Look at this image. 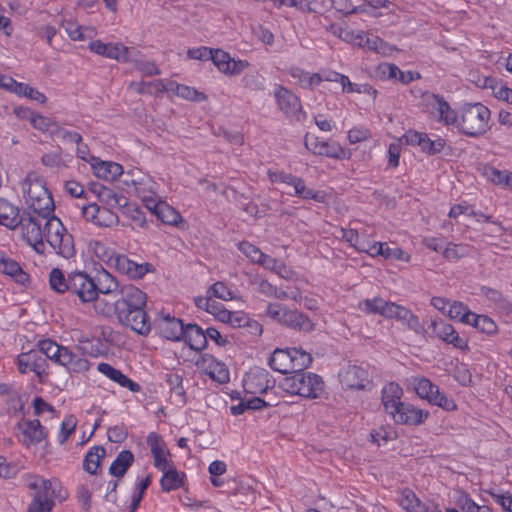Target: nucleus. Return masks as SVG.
<instances>
[{
	"label": "nucleus",
	"mask_w": 512,
	"mask_h": 512,
	"mask_svg": "<svg viewBox=\"0 0 512 512\" xmlns=\"http://www.w3.org/2000/svg\"><path fill=\"white\" fill-rule=\"evenodd\" d=\"M18 221L20 222L18 227L21 228L22 236L26 242L45 237L47 243L59 256L69 259L75 255L73 236L68 233L56 216L49 218L43 228L37 218L27 211L21 214Z\"/></svg>",
	"instance_id": "obj_1"
},
{
	"label": "nucleus",
	"mask_w": 512,
	"mask_h": 512,
	"mask_svg": "<svg viewBox=\"0 0 512 512\" xmlns=\"http://www.w3.org/2000/svg\"><path fill=\"white\" fill-rule=\"evenodd\" d=\"M490 110L481 103L465 105L461 109L460 119L454 124L461 133L477 137L489 129Z\"/></svg>",
	"instance_id": "obj_2"
},
{
	"label": "nucleus",
	"mask_w": 512,
	"mask_h": 512,
	"mask_svg": "<svg viewBox=\"0 0 512 512\" xmlns=\"http://www.w3.org/2000/svg\"><path fill=\"white\" fill-rule=\"evenodd\" d=\"M280 387L291 395H299L305 398H318L324 389L322 378L312 372H301L285 377Z\"/></svg>",
	"instance_id": "obj_3"
},
{
	"label": "nucleus",
	"mask_w": 512,
	"mask_h": 512,
	"mask_svg": "<svg viewBox=\"0 0 512 512\" xmlns=\"http://www.w3.org/2000/svg\"><path fill=\"white\" fill-rule=\"evenodd\" d=\"M28 486L35 491L28 512H50L55 504V491L52 488L51 481L41 477H33Z\"/></svg>",
	"instance_id": "obj_4"
},
{
	"label": "nucleus",
	"mask_w": 512,
	"mask_h": 512,
	"mask_svg": "<svg viewBox=\"0 0 512 512\" xmlns=\"http://www.w3.org/2000/svg\"><path fill=\"white\" fill-rule=\"evenodd\" d=\"M120 298L114 303L116 316L133 313L145 307L147 295L134 285H124L120 288Z\"/></svg>",
	"instance_id": "obj_5"
},
{
	"label": "nucleus",
	"mask_w": 512,
	"mask_h": 512,
	"mask_svg": "<svg viewBox=\"0 0 512 512\" xmlns=\"http://www.w3.org/2000/svg\"><path fill=\"white\" fill-rule=\"evenodd\" d=\"M426 111L429 112L438 122L444 125L455 124L457 113L450 107L448 102L440 95L425 92L422 95Z\"/></svg>",
	"instance_id": "obj_6"
},
{
	"label": "nucleus",
	"mask_w": 512,
	"mask_h": 512,
	"mask_svg": "<svg viewBox=\"0 0 512 512\" xmlns=\"http://www.w3.org/2000/svg\"><path fill=\"white\" fill-rule=\"evenodd\" d=\"M92 52L117 61H135L139 51L135 48L124 46L122 43H103L100 40L92 41L89 44Z\"/></svg>",
	"instance_id": "obj_7"
},
{
	"label": "nucleus",
	"mask_w": 512,
	"mask_h": 512,
	"mask_svg": "<svg viewBox=\"0 0 512 512\" xmlns=\"http://www.w3.org/2000/svg\"><path fill=\"white\" fill-rule=\"evenodd\" d=\"M70 293L76 295L82 303L96 300L95 279L84 271L70 273Z\"/></svg>",
	"instance_id": "obj_8"
},
{
	"label": "nucleus",
	"mask_w": 512,
	"mask_h": 512,
	"mask_svg": "<svg viewBox=\"0 0 512 512\" xmlns=\"http://www.w3.org/2000/svg\"><path fill=\"white\" fill-rule=\"evenodd\" d=\"M431 329V337H437L454 348L468 350V342L460 337L454 327L443 319H434L428 326Z\"/></svg>",
	"instance_id": "obj_9"
},
{
	"label": "nucleus",
	"mask_w": 512,
	"mask_h": 512,
	"mask_svg": "<svg viewBox=\"0 0 512 512\" xmlns=\"http://www.w3.org/2000/svg\"><path fill=\"white\" fill-rule=\"evenodd\" d=\"M153 325L158 333L167 340L181 341L183 338L185 324L180 318L169 313H159Z\"/></svg>",
	"instance_id": "obj_10"
},
{
	"label": "nucleus",
	"mask_w": 512,
	"mask_h": 512,
	"mask_svg": "<svg viewBox=\"0 0 512 512\" xmlns=\"http://www.w3.org/2000/svg\"><path fill=\"white\" fill-rule=\"evenodd\" d=\"M275 386V380L266 369L255 367L246 373L243 379V387L246 393H264Z\"/></svg>",
	"instance_id": "obj_11"
},
{
	"label": "nucleus",
	"mask_w": 512,
	"mask_h": 512,
	"mask_svg": "<svg viewBox=\"0 0 512 512\" xmlns=\"http://www.w3.org/2000/svg\"><path fill=\"white\" fill-rule=\"evenodd\" d=\"M401 140H404L407 145L419 146L422 152L429 155L440 153L446 144L445 140L441 137L432 140L426 133L415 130H408Z\"/></svg>",
	"instance_id": "obj_12"
},
{
	"label": "nucleus",
	"mask_w": 512,
	"mask_h": 512,
	"mask_svg": "<svg viewBox=\"0 0 512 512\" xmlns=\"http://www.w3.org/2000/svg\"><path fill=\"white\" fill-rule=\"evenodd\" d=\"M17 365L22 374L34 372L38 376L39 382H43V376L46 374L47 362L46 358L41 355L39 349L19 354L17 357Z\"/></svg>",
	"instance_id": "obj_13"
},
{
	"label": "nucleus",
	"mask_w": 512,
	"mask_h": 512,
	"mask_svg": "<svg viewBox=\"0 0 512 512\" xmlns=\"http://www.w3.org/2000/svg\"><path fill=\"white\" fill-rule=\"evenodd\" d=\"M339 377L342 385L349 389L363 390L370 384L369 371L357 365L348 366Z\"/></svg>",
	"instance_id": "obj_14"
},
{
	"label": "nucleus",
	"mask_w": 512,
	"mask_h": 512,
	"mask_svg": "<svg viewBox=\"0 0 512 512\" xmlns=\"http://www.w3.org/2000/svg\"><path fill=\"white\" fill-rule=\"evenodd\" d=\"M113 259L111 267L132 279L142 278L152 267L149 263L138 264L123 254H117Z\"/></svg>",
	"instance_id": "obj_15"
},
{
	"label": "nucleus",
	"mask_w": 512,
	"mask_h": 512,
	"mask_svg": "<svg viewBox=\"0 0 512 512\" xmlns=\"http://www.w3.org/2000/svg\"><path fill=\"white\" fill-rule=\"evenodd\" d=\"M274 98L279 109L286 116H295L301 111L299 98L289 89L282 85H276L274 89Z\"/></svg>",
	"instance_id": "obj_16"
},
{
	"label": "nucleus",
	"mask_w": 512,
	"mask_h": 512,
	"mask_svg": "<svg viewBox=\"0 0 512 512\" xmlns=\"http://www.w3.org/2000/svg\"><path fill=\"white\" fill-rule=\"evenodd\" d=\"M117 319L122 325L130 327L139 335L147 336L151 331L152 323L144 308L130 314L119 315Z\"/></svg>",
	"instance_id": "obj_17"
},
{
	"label": "nucleus",
	"mask_w": 512,
	"mask_h": 512,
	"mask_svg": "<svg viewBox=\"0 0 512 512\" xmlns=\"http://www.w3.org/2000/svg\"><path fill=\"white\" fill-rule=\"evenodd\" d=\"M428 416L427 411L417 409L413 405L404 402L398 407L397 412L391 415L396 423L405 425H420Z\"/></svg>",
	"instance_id": "obj_18"
},
{
	"label": "nucleus",
	"mask_w": 512,
	"mask_h": 512,
	"mask_svg": "<svg viewBox=\"0 0 512 512\" xmlns=\"http://www.w3.org/2000/svg\"><path fill=\"white\" fill-rule=\"evenodd\" d=\"M305 146L316 155L340 159L344 154L343 148L335 141H319L317 138H305Z\"/></svg>",
	"instance_id": "obj_19"
},
{
	"label": "nucleus",
	"mask_w": 512,
	"mask_h": 512,
	"mask_svg": "<svg viewBox=\"0 0 512 512\" xmlns=\"http://www.w3.org/2000/svg\"><path fill=\"white\" fill-rule=\"evenodd\" d=\"M282 325L304 333L311 332L314 329L312 320L305 313L298 310H285Z\"/></svg>",
	"instance_id": "obj_20"
},
{
	"label": "nucleus",
	"mask_w": 512,
	"mask_h": 512,
	"mask_svg": "<svg viewBox=\"0 0 512 512\" xmlns=\"http://www.w3.org/2000/svg\"><path fill=\"white\" fill-rule=\"evenodd\" d=\"M37 346L46 360L50 359L58 365L68 361V347L59 345L51 339L40 340Z\"/></svg>",
	"instance_id": "obj_21"
},
{
	"label": "nucleus",
	"mask_w": 512,
	"mask_h": 512,
	"mask_svg": "<svg viewBox=\"0 0 512 512\" xmlns=\"http://www.w3.org/2000/svg\"><path fill=\"white\" fill-rule=\"evenodd\" d=\"M183 341L190 349L200 352L207 348V336L205 331L197 324L189 323L184 327Z\"/></svg>",
	"instance_id": "obj_22"
},
{
	"label": "nucleus",
	"mask_w": 512,
	"mask_h": 512,
	"mask_svg": "<svg viewBox=\"0 0 512 512\" xmlns=\"http://www.w3.org/2000/svg\"><path fill=\"white\" fill-rule=\"evenodd\" d=\"M147 444L150 447L151 453L154 458V466L158 470H165L168 466L166 445L161 436L155 432H151L147 437Z\"/></svg>",
	"instance_id": "obj_23"
},
{
	"label": "nucleus",
	"mask_w": 512,
	"mask_h": 512,
	"mask_svg": "<svg viewBox=\"0 0 512 512\" xmlns=\"http://www.w3.org/2000/svg\"><path fill=\"white\" fill-rule=\"evenodd\" d=\"M402 395V388L395 382H390L382 389V404L390 416L397 412L398 407L403 403L401 402Z\"/></svg>",
	"instance_id": "obj_24"
},
{
	"label": "nucleus",
	"mask_w": 512,
	"mask_h": 512,
	"mask_svg": "<svg viewBox=\"0 0 512 512\" xmlns=\"http://www.w3.org/2000/svg\"><path fill=\"white\" fill-rule=\"evenodd\" d=\"M98 371L108 377L110 380L118 383L121 387L128 388L131 392H139L141 387L123 374L119 369L114 368L108 363H100L97 367Z\"/></svg>",
	"instance_id": "obj_25"
},
{
	"label": "nucleus",
	"mask_w": 512,
	"mask_h": 512,
	"mask_svg": "<svg viewBox=\"0 0 512 512\" xmlns=\"http://www.w3.org/2000/svg\"><path fill=\"white\" fill-rule=\"evenodd\" d=\"M19 428L26 438L24 440L26 445L40 443L47 437V431L38 419L25 420L19 423Z\"/></svg>",
	"instance_id": "obj_26"
},
{
	"label": "nucleus",
	"mask_w": 512,
	"mask_h": 512,
	"mask_svg": "<svg viewBox=\"0 0 512 512\" xmlns=\"http://www.w3.org/2000/svg\"><path fill=\"white\" fill-rule=\"evenodd\" d=\"M22 191L27 204L31 203V201L40 199V197L51 194L46 187L45 182L36 177L32 179L31 174H29L23 181Z\"/></svg>",
	"instance_id": "obj_27"
},
{
	"label": "nucleus",
	"mask_w": 512,
	"mask_h": 512,
	"mask_svg": "<svg viewBox=\"0 0 512 512\" xmlns=\"http://www.w3.org/2000/svg\"><path fill=\"white\" fill-rule=\"evenodd\" d=\"M95 175L108 181H114L117 177L123 174L122 165L116 162H106L94 158V163L91 164Z\"/></svg>",
	"instance_id": "obj_28"
},
{
	"label": "nucleus",
	"mask_w": 512,
	"mask_h": 512,
	"mask_svg": "<svg viewBox=\"0 0 512 512\" xmlns=\"http://www.w3.org/2000/svg\"><path fill=\"white\" fill-rule=\"evenodd\" d=\"M291 348L276 349L269 358V366L282 374H291Z\"/></svg>",
	"instance_id": "obj_29"
},
{
	"label": "nucleus",
	"mask_w": 512,
	"mask_h": 512,
	"mask_svg": "<svg viewBox=\"0 0 512 512\" xmlns=\"http://www.w3.org/2000/svg\"><path fill=\"white\" fill-rule=\"evenodd\" d=\"M95 289L97 300L100 293L111 294L116 292L119 289V282L112 274L107 272L105 269H102L97 273V277L95 279Z\"/></svg>",
	"instance_id": "obj_30"
},
{
	"label": "nucleus",
	"mask_w": 512,
	"mask_h": 512,
	"mask_svg": "<svg viewBox=\"0 0 512 512\" xmlns=\"http://www.w3.org/2000/svg\"><path fill=\"white\" fill-rule=\"evenodd\" d=\"M21 218L19 209L7 201L0 199V224L8 229H15L19 225L18 219Z\"/></svg>",
	"instance_id": "obj_31"
},
{
	"label": "nucleus",
	"mask_w": 512,
	"mask_h": 512,
	"mask_svg": "<svg viewBox=\"0 0 512 512\" xmlns=\"http://www.w3.org/2000/svg\"><path fill=\"white\" fill-rule=\"evenodd\" d=\"M0 271L11 276L18 284L25 285L30 280L29 274L22 270L18 262L11 259H0Z\"/></svg>",
	"instance_id": "obj_32"
},
{
	"label": "nucleus",
	"mask_w": 512,
	"mask_h": 512,
	"mask_svg": "<svg viewBox=\"0 0 512 512\" xmlns=\"http://www.w3.org/2000/svg\"><path fill=\"white\" fill-rule=\"evenodd\" d=\"M134 462V455L130 450H122L112 462L109 474L122 478Z\"/></svg>",
	"instance_id": "obj_33"
},
{
	"label": "nucleus",
	"mask_w": 512,
	"mask_h": 512,
	"mask_svg": "<svg viewBox=\"0 0 512 512\" xmlns=\"http://www.w3.org/2000/svg\"><path fill=\"white\" fill-rule=\"evenodd\" d=\"M153 207L156 209L157 219L164 224L176 226L182 220L179 212L166 202L159 201L158 204H153Z\"/></svg>",
	"instance_id": "obj_34"
},
{
	"label": "nucleus",
	"mask_w": 512,
	"mask_h": 512,
	"mask_svg": "<svg viewBox=\"0 0 512 512\" xmlns=\"http://www.w3.org/2000/svg\"><path fill=\"white\" fill-rule=\"evenodd\" d=\"M105 454L106 451L103 446L92 447L84 457L83 469L90 474H96Z\"/></svg>",
	"instance_id": "obj_35"
},
{
	"label": "nucleus",
	"mask_w": 512,
	"mask_h": 512,
	"mask_svg": "<svg viewBox=\"0 0 512 512\" xmlns=\"http://www.w3.org/2000/svg\"><path fill=\"white\" fill-rule=\"evenodd\" d=\"M163 472V476L160 480V485L163 491L169 492L172 490H176L182 486L183 478L185 474H180L175 468H167L165 470H161Z\"/></svg>",
	"instance_id": "obj_36"
},
{
	"label": "nucleus",
	"mask_w": 512,
	"mask_h": 512,
	"mask_svg": "<svg viewBox=\"0 0 512 512\" xmlns=\"http://www.w3.org/2000/svg\"><path fill=\"white\" fill-rule=\"evenodd\" d=\"M29 207L33 210L35 214L38 216L49 219L51 218L55 209L54 201L52 198V195H46L44 197H40V199H37L35 201H31V203H28Z\"/></svg>",
	"instance_id": "obj_37"
},
{
	"label": "nucleus",
	"mask_w": 512,
	"mask_h": 512,
	"mask_svg": "<svg viewBox=\"0 0 512 512\" xmlns=\"http://www.w3.org/2000/svg\"><path fill=\"white\" fill-rule=\"evenodd\" d=\"M291 375L301 372L310 366L312 363V357L309 353L305 352L301 348H291Z\"/></svg>",
	"instance_id": "obj_38"
},
{
	"label": "nucleus",
	"mask_w": 512,
	"mask_h": 512,
	"mask_svg": "<svg viewBox=\"0 0 512 512\" xmlns=\"http://www.w3.org/2000/svg\"><path fill=\"white\" fill-rule=\"evenodd\" d=\"M70 273L66 278L59 268H53L49 274V284L53 291L63 294L70 292Z\"/></svg>",
	"instance_id": "obj_39"
},
{
	"label": "nucleus",
	"mask_w": 512,
	"mask_h": 512,
	"mask_svg": "<svg viewBox=\"0 0 512 512\" xmlns=\"http://www.w3.org/2000/svg\"><path fill=\"white\" fill-rule=\"evenodd\" d=\"M24 112L29 114V121L35 129L44 133H49V136L51 137V132L53 131V128L56 127L57 122L53 121L51 118L35 113L32 110H24Z\"/></svg>",
	"instance_id": "obj_40"
},
{
	"label": "nucleus",
	"mask_w": 512,
	"mask_h": 512,
	"mask_svg": "<svg viewBox=\"0 0 512 512\" xmlns=\"http://www.w3.org/2000/svg\"><path fill=\"white\" fill-rule=\"evenodd\" d=\"M68 361L62 362L61 366L65 367L69 373H83L89 370L90 363L87 359L79 357L68 348Z\"/></svg>",
	"instance_id": "obj_41"
},
{
	"label": "nucleus",
	"mask_w": 512,
	"mask_h": 512,
	"mask_svg": "<svg viewBox=\"0 0 512 512\" xmlns=\"http://www.w3.org/2000/svg\"><path fill=\"white\" fill-rule=\"evenodd\" d=\"M295 190V195L299 198L305 200H314L316 202H324L325 194L321 191H315L311 188L306 187L305 182L302 178H300L296 184L293 186Z\"/></svg>",
	"instance_id": "obj_42"
},
{
	"label": "nucleus",
	"mask_w": 512,
	"mask_h": 512,
	"mask_svg": "<svg viewBox=\"0 0 512 512\" xmlns=\"http://www.w3.org/2000/svg\"><path fill=\"white\" fill-rule=\"evenodd\" d=\"M413 384L417 395L422 399H426L428 402L434 395L435 390L438 389L437 385L433 384L429 379L425 377L415 378Z\"/></svg>",
	"instance_id": "obj_43"
},
{
	"label": "nucleus",
	"mask_w": 512,
	"mask_h": 512,
	"mask_svg": "<svg viewBox=\"0 0 512 512\" xmlns=\"http://www.w3.org/2000/svg\"><path fill=\"white\" fill-rule=\"evenodd\" d=\"M89 250L101 261L105 262L107 265L112 266L114 261V257L117 253L113 252L110 248H108L104 243L100 241H92L89 244Z\"/></svg>",
	"instance_id": "obj_44"
},
{
	"label": "nucleus",
	"mask_w": 512,
	"mask_h": 512,
	"mask_svg": "<svg viewBox=\"0 0 512 512\" xmlns=\"http://www.w3.org/2000/svg\"><path fill=\"white\" fill-rule=\"evenodd\" d=\"M292 77L298 78L300 84L304 88H314L318 86L323 81L322 74L314 73L310 74L302 69H295L291 73Z\"/></svg>",
	"instance_id": "obj_45"
},
{
	"label": "nucleus",
	"mask_w": 512,
	"mask_h": 512,
	"mask_svg": "<svg viewBox=\"0 0 512 512\" xmlns=\"http://www.w3.org/2000/svg\"><path fill=\"white\" fill-rule=\"evenodd\" d=\"M100 202L103 204L113 208V207H121L125 208L128 204V199L122 195L116 193L111 188L106 187L103 191L101 197L99 198Z\"/></svg>",
	"instance_id": "obj_46"
},
{
	"label": "nucleus",
	"mask_w": 512,
	"mask_h": 512,
	"mask_svg": "<svg viewBox=\"0 0 512 512\" xmlns=\"http://www.w3.org/2000/svg\"><path fill=\"white\" fill-rule=\"evenodd\" d=\"M494 82H495V80L493 78L485 77L483 79L482 84H480V80L477 82V84L484 88H488V87L492 88L496 98L512 104V89H510L506 86H503V85H500V86L495 85L494 86Z\"/></svg>",
	"instance_id": "obj_47"
},
{
	"label": "nucleus",
	"mask_w": 512,
	"mask_h": 512,
	"mask_svg": "<svg viewBox=\"0 0 512 512\" xmlns=\"http://www.w3.org/2000/svg\"><path fill=\"white\" fill-rule=\"evenodd\" d=\"M400 504L408 512H422V509L425 508V505L410 490L403 492Z\"/></svg>",
	"instance_id": "obj_48"
},
{
	"label": "nucleus",
	"mask_w": 512,
	"mask_h": 512,
	"mask_svg": "<svg viewBox=\"0 0 512 512\" xmlns=\"http://www.w3.org/2000/svg\"><path fill=\"white\" fill-rule=\"evenodd\" d=\"M51 138H59L64 142H71L80 144L82 142V136L74 131H69L60 126L58 123L55 128H53V131L51 132Z\"/></svg>",
	"instance_id": "obj_49"
},
{
	"label": "nucleus",
	"mask_w": 512,
	"mask_h": 512,
	"mask_svg": "<svg viewBox=\"0 0 512 512\" xmlns=\"http://www.w3.org/2000/svg\"><path fill=\"white\" fill-rule=\"evenodd\" d=\"M457 505L463 512H493L488 506H479L467 494H462L457 499Z\"/></svg>",
	"instance_id": "obj_50"
},
{
	"label": "nucleus",
	"mask_w": 512,
	"mask_h": 512,
	"mask_svg": "<svg viewBox=\"0 0 512 512\" xmlns=\"http://www.w3.org/2000/svg\"><path fill=\"white\" fill-rule=\"evenodd\" d=\"M475 324L476 329L486 335H494L498 331L497 324L487 315L481 314V317H476Z\"/></svg>",
	"instance_id": "obj_51"
},
{
	"label": "nucleus",
	"mask_w": 512,
	"mask_h": 512,
	"mask_svg": "<svg viewBox=\"0 0 512 512\" xmlns=\"http://www.w3.org/2000/svg\"><path fill=\"white\" fill-rule=\"evenodd\" d=\"M330 2L336 11L342 13L345 16L365 11L362 5L354 6L350 0H330Z\"/></svg>",
	"instance_id": "obj_52"
},
{
	"label": "nucleus",
	"mask_w": 512,
	"mask_h": 512,
	"mask_svg": "<svg viewBox=\"0 0 512 512\" xmlns=\"http://www.w3.org/2000/svg\"><path fill=\"white\" fill-rule=\"evenodd\" d=\"M118 220V215L111 210V207H101L96 225L100 227H112L118 223Z\"/></svg>",
	"instance_id": "obj_53"
},
{
	"label": "nucleus",
	"mask_w": 512,
	"mask_h": 512,
	"mask_svg": "<svg viewBox=\"0 0 512 512\" xmlns=\"http://www.w3.org/2000/svg\"><path fill=\"white\" fill-rule=\"evenodd\" d=\"M77 425V419L73 415H68L64 418L61 424V430L59 433V443L63 445L70 435L74 432Z\"/></svg>",
	"instance_id": "obj_54"
},
{
	"label": "nucleus",
	"mask_w": 512,
	"mask_h": 512,
	"mask_svg": "<svg viewBox=\"0 0 512 512\" xmlns=\"http://www.w3.org/2000/svg\"><path fill=\"white\" fill-rule=\"evenodd\" d=\"M17 95L19 96H25L31 100H35L41 104L45 103L47 101L46 96L38 91L37 89L29 86L26 83H21L20 85H17Z\"/></svg>",
	"instance_id": "obj_55"
},
{
	"label": "nucleus",
	"mask_w": 512,
	"mask_h": 512,
	"mask_svg": "<svg viewBox=\"0 0 512 512\" xmlns=\"http://www.w3.org/2000/svg\"><path fill=\"white\" fill-rule=\"evenodd\" d=\"M230 59H231V57L227 52H225L221 49H212L210 60H212L214 65L222 73H225L226 70L229 69Z\"/></svg>",
	"instance_id": "obj_56"
},
{
	"label": "nucleus",
	"mask_w": 512,
	"mask_h": 512,
	"mask_svg": "<svg viewBox=\"0 0 512 512\" xmlns=\"http://www.w3.org/2000/svg\"><path fill=\"white\" fill-rule=\"evenodd\" d=\"M399 67L392 63H381L375 69V77L380 80L394 79L397 77Z\"/></svg>",
	"instance_id": "obj_57"
},
{
	"label": "nucleus",
	"mask_w": 512,
	"mask_h": 512,
	"mask_svg": "<svg viewBox=\"0 0 512 512\" xmlns=\"http://www.w3.org/2000/svg\"><path fill=\"white\" fill-rule=\"evenodd\" d=\"M207 294L211 297L219 298L224 301H229L233 298L232 292L223 282L220 281L211 285L207 290Z\"/></svg>",
	"instance_id": "obj_58"
},
{
	"label": "nucleus",
	"mask_w": 512,
	"mask_h": 512,
	"mask_svg": "<svg viewBox=\"0 0 512 512\" xmlns=\"http://www.w3.org/2000/svg\"><path fill=\"white\" fill-rule=\"evenodd\" d=\"M429 403L437 405L446 411H454L457 408L455 402L451 398H448L444 393L440 392L439 388L435 390V393Z\"/></svg>",
	"instance_id": "obj_59"
},
{
	"label": "nucleus",
	"mask_w": 512,
	"mask_h": 512,
	"mask_svg": "<svg viewBox=\"0 0 512 512\" xmlns=\"http://www.w3.org/2000/svg\"><path fill=\"white\" fill-rule=\"evenodd\" d=\"M126 213L130 217V219L135 223V225L145 228L147 226V220L145 212L136 205H128L125 207Z\"/></svg>",
	"instance_id": "obj_60"
},
{
	"label": "nucleus",
	"mask_w": 512,
	"mask_h": 512,
	"mask_svg": "<svg viewBox=\"0 0 512 512\" xmlns=\"http://www.w3.org/2000/svg\"><path fill=\"white\" fill-rule=\"evenodd\" d=\"M41 163L46 166V167H49V168H59V167H65L66 165L64 164V161L62 159V151H61V148L59 147V151L58 152H50V153H45L42 157H41Z\"/></svg>",
	"instance_id": "obj_61"
},
{
	"label": "nucleus",
	"mask_w": 512,
	"mask_h": 512,
	"mask_svg": "<svg viewBox=\"0 0 512 512\" xmlns=\"http://www.w3.org/2000/svg\"><path fill=\"white\" fill-rule=\"evenodd\" d=\"M468 307L459 301H450L446 315L452 320L462 322L463 315L468 311Z\"/></svg>",
	"instance_id": "obj_62"
},
{
	"label": "nucleus",
	"mask_w": 512,
	"mask_h": 512,
	"mask_svg": "<svg viewBox=\"0 0 512 512\" xmlns=\"http://www.w3.org/2000/svg\"><path fill=\"white\" fill-rule=\"evenodd\" d=\"M210 368L211 370L209 372V375L213 380L221 384L229 381V371L223 363L216 362Z\"/></svg>",
	"instance_id": "obj_63"
},
{
	"label": "nucleus",
	"mask_w": 512,
	"mask_h": 512,
	"mask_svg": "<svg viewBox=\"0 0 512 512\" xmlns=\"http://www.w3.org/2000/svg\"><path fill=\"white\" fill-rule=\"evenodd\" d=\"M238 249L254 263H257V261H259V258L263 254V252L258 247L251 244L248 241L240 242L238 244Z\"/></svg>",
	"instance_id": "obj_64"
}]
</instances>
